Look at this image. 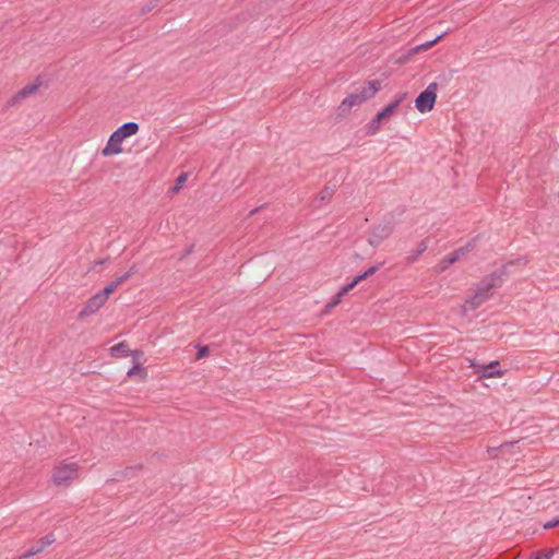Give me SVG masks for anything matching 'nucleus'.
Masks as SVG:
<instances>
[{"label": "nucleus", "mask_w": 559, "mask_h": 559, "mask_svg": "<svg viewBox=\"0 0 559 559\" xmlns=\"http://www.w3.org/2000/svg\"><path fill=\"white\" fill-rule=\"evenodd\" d=\"M140 130V124L134 121H129L118 127L109 136L106 146L102 150V155L107 157L117 155L122 152V142L136 134Z\"/></svg>", "instance_id": "f257e3e1"}, {"label": "nucleus", "mask_w": 559, "mask_h": 559, "mask_svg": "<svg viewBox=\"0 0 559 559\" xmlns=\"http://www.w3.org/2000/svg\"><path fill=\"white\" fill-rule=\"evenodd\" d=\"M514 261H510L508 264L501 265L499 269L493 271L491 274L485 276L477 285L476 293L490 297V292L493 288L500 287L503 282V277L508 274V265H513Z\"/></svg>", "instance_id": "f03ea898"}, {"label": "nucleus", "mask_w": 559, "mask_h": 559, "mask_svg": "<svg viewBox=\"0 0 559 559\" xmlns=\"http://www.w3.org/2000/svg\"><path fill=\"white\" fill-rule=\"evenodd\" d=\"M395 222L393 217L384 218L380 224L374 225L371 228L368 243L371 247H378L383 240L388 239L393 233Z\"/></svg>", "instance_id": "7ed1b4c3"}, {"label": "nucleus", "mask_w": 559, "mask_h": 559, "mask_svg": "<svg viewBox=\"0 0 559 559\" xmlns=\"http://www.w3.org/2000/svg\"><path fill=\"white\" fill-rule=\"evenodd\" d=\"M438 83H430L415 99V107L419 112L431 111L437 100Z\"/></svg>", "instance_id": "20e7f679"}, {"label": "nucleus", "mask_w": 559, "mask_h": 559, "mask_svg": "<svg viewBox=\"0 0 559 559\" xmlns=\"http://www.w3.org/2000/svg\"><path fill=\"white\" fill-rule=\"evenodd\" d=\"M78 463H61L52 473V480L57 485H68L78 475Z\"/></svg>", "instance_id": "39448f33"}, {"label": "nucleus", "mask_w": 559, "mask_h": 559, "mask_svg": "<svg viewBox=\"0 0 559 559\" xmlns=\"http://www.w3.org/2000/svg\"><path fill=\"white\" fill-rule=\"evenodd\" d=\"M40 85H41V80L39 78H37L35 82L27 84L22 90H20L16 94L11 96L4 105V109H9L11 107L16 106L24 98L34 94L39 88Z\"/></svg>", "instance_id": "423d86ee"}, {"label": "nucleus", "mask_w": 559, "mask_h": 559, "mask_svg": "<svg viewBox=\"0 0 559 559\" xmlns=\"http://www.w3.org/2000/svg\"><path fill=\"white\" fill-rule=\"evenodd\" d=\"M56 542V537L53 533H49L46 536L39 538L36 542V545L32 546L23 555L19 556L17 559H28L37 554H40L46 547Z\"/></svg>", "instance_id": "0eeeda50"}, {"label": "nucleus", "mask_w": 559, "mask_h": 559, "mask_svg": "<svg viewBox=\"0 0 559 559\" xmlns=\"http://www.w3.org/2000/svg\"><path fill=\"white\" fill-rule=\"evenodd\" d=\"M104 299L98 294L93 295L91 298L86 300L84 307L79 312V319H83L85 317L96 313L99 310V308L104 306Z\"/></svg>", "instance_id": "6e6552de"}, {"label": "nucleus", "mask_w": 559, "mask_h": 559, "mask_svg": "<svg viewBox=\"0 0 559 559\" xmlns=\"http://www.w3.org/2000/svg\"><path fill=\"white\" fill-rule=\"evenodd\" d=\"M381 90V82L379 80L368 81L367 84L356 92L365 102L371 99Z\"/></svg>", "instance_id": "1a4fd4ad"}, {"label": "nucleus", "mask_w": 559, "mask_h": 559, "mask_svg": "<svg viewBox=\"0 0 559 559\" xmlns=\"http://www.w3.org/2000/svg\"><path fill=\"white\" fill-rule=\"evenodd\" d=\"M407 97V93H400L395 96L394 100L384 106L380 111L377 112V116L383 121L393 115L395 109L401 105V103Z\"/></svg>", "instance_id": "9d476101"}, {"label": "nucleus", "mask_w": 559, "mask_h": 559, "mask_svg": "<svg viewBox=\"0 0 559 559\" xmlns=\"http://www.w3.org/2000/svg\"><path fill=\"white\" fill-rule=\"evenodd\" d=\"M480 368L481 372L479 374V378H495L504 374V370L500 368V362L498 360H493L488 365L481 366Z\"/></svg>", "instance_id": "9b49d317"}, {"label": "nucleus", "mask_w": 559, "mask_h": 559, "mask_svg": "<svg viewBox=\"0 0 559 559\" xmlns=\"http://www.w3.org/2000/svg\"><path fill=\"white\" fill-rule=\"evenodd\" d=\"M486 300L487 296L475 292V294L466 299L465 304L462 306V314H466L468 310L479 308Z\"/></svg>", "instance_id": "f8f14e48"}, {"label": "nucleus", "mask_w": 559, "mask_h": 559, "mask_svg": "<svg viewBox=\"0 0 559 559\" xmlns=\"http://www.w3.org/2000/svg\"><path fill=\"white\" fill-rule=\"evenodd\" d=\"M462 257H464L463 250L456 249V250L452 251L451 253H449L448 255L442 258V260L440 261V263L437 266L438 272L445 271L450 265L457 262Z\"/></svg>", "instance_id": "ddd939ff"}, {"label": "nucleus", "mask_w": 559, "mask_h": 559, "mask_svg": "<svg viewBox=\"0 0 559 559\" xmlns=\"http://www.w3.org/2000/svg\"><path fill=\"white\" fill-rule=\"evenodd\" d=\"M124 283V278H116L111 283H109L107 286H105L100 292L97 294L104 299L106 302L109 296L116 290V288Z\"/></svg>", "instance_id": "4468645a"}, {"label": "nucleus", "mask_w": 559, "mask_h": 559, "mask_svg": "<svg viewBox=\"0 0 559 559\" xmlns=\"http://www.w3.org/2000/svg\"><path fill=\"white\" fill-rule=\"evenodd\" d=\"M427 248H428L427 240H421L418 243L417 248L414 251H412V253L406 257V259H405L406 263L407 264L414 263L418 259V257L427 250Z\"/></svg>", "instance_id": "2eb2a0df"}, {"label": "nucleus", "mask_w": 559, "mask_h": 559, "mask_svg": "<svg viewBox=\"0 0 559 559\" xmlns=\"http://www.w3.org/2000/svg\"><path fill=\"white\" fill-rule=\"evenodd\" d=\"M335 191H336V186L335 185H333V186L326 185L319 192L316 202L324 203V202L329 201L334 195Z\"/></svg>", "instance_id": "dca6fc26"}, {"label": "nucleus", "mask_w": 559, "mask_h": 559, "mask_svg": "<svg viewBox=\"0 0 559 559\" xmlns=\"http://www.w3.org/2000/svg\"><path fill=\"white\" fill-rule=\"evenodd\" d=\"M112 356L120 355L121 357H128L131 354V349L127 342H120L110 348Z\"/></svg>", "instance_id": "f3484780"}, {"label": "nucleus", "mask_w": 559, "mask_h": 559, "mask_svg": "<svg viewBox=\"0 0 559 559\" xmlns=\"http://www.w3.org/2000/svg\"><path fill=\"white\" fill-rule=\"evenodd\" d=\"M139 469H140V466H128L122 471L116 472L114 480H120L123 478H132L135 476V474Z\"/></svg>", "instance_id": "a211bd4d"}, {"label": "nucleus", "mask_w": 559, "mask_h": 559, "mask_svg": "<svg viewBox=\"0 0 559 559\" xmlns=\"http://www.w3.org/2000/svg\"><path fill=\"white\" fill-rule=\"evenodd\" d=\"M127 376L130 378L139 376L141 379H144L147 376V371L140 362H136L128 370Z\"/></svg>", "instance_id": "6ab92c4d"}, {"label": "nucleus", "mask_w": 559, "mask_h": 559, "mask_svg": "<svg viewBox=\"0 0 559 559\" xmlns=\"http://www.w3.org/2000/svg\"><path fill=\"white\" fill-rule=\"evenodd\" d=\"M381 122H382V120L376 115L374 118L371 121H369L367 124V134H369V135L376 134L380 129Z\"/></svg>", "instance_id": "aec40b11"}, {"label": "nucleus", "mask_w": 559, "mask_h": 559, "mask_svg": "<svg viewBox=\"0 0 559 559\" xmlns=\"http://www.w3.org/2000/svg\"><path fill=\"white\" fill-rule=\"evenodd\" d=\"M188 179V174L187 173H181L175 180V185L170 188V191L173 193H177L181 190L182 186L185 185V182L187 181Z\"/></svg>", "instance_id": "412c9836"}, {"label": "nucleus", "mask_w": 559, "mask_h": 559, "mask_svg": "<svg viewBox=\"0 0 559 559\" xmlns=\"http://www.w3.org/2000/svg\"><path fill=\"white\" fill-rule=\"evenodd\" d=\"M353 107L348 104V102L344 98L340 106L337 107V116L338 117H345L349 114L350 109Z\"/></svg>", "instance_id": "4be33fe9"}, {"label": "nucleus", "mask_w": 559, "mask_h": 559, "mask_svg": "<svg viewBox=\"0 0 559 559\" xmlns=\"http://www.w3.org/2000/svg\"><path fill=\"white\" fill-rule=\"evenodd\" d=\"M160 1L162 0H150L147 4L141 8L140 14L144 15L151 12L152 10L156 9L159 5Z\"/></svg>", "instance_id": "5701e85b"}, {"label": "nucleus", "mask_w": 559, "mask_h": 559, "mask_svg": "<svg viewBox=\"0 0 559 559\" xmlns=\"http://www.w3.org/2000/svg\"><path fill=\"white\" fill-rule=\"evenodd\" d=\"M345 99L348 102V104L352 107L364 103V100L360 98V96L357 94V92L349 94L347 97H345Z\"/></svg>", "instance_id": "b1692460"}, {"label": "nucleus", "mask_w": 559, "mask_h": 559, "mask_svg": "<svg viewBox=\"0 0 559 559\" xmlns=\"http://www.w3.org/2000/svg\"><path fill=\"white\" fill-rule=\"evenodd\" d=\"M447 34V32H443L441 33L440 35L436 36L433 39L431 40H427L426 43L424 44H420V47L423 48V50H427V49H430L431 47H433L444 35Z\"/></svg>", "instance_id": "393cba45"}, {"label": "nucleus", "mask_w": 559, "mask_h": 559, "mask_svg": "<svg viewBox=\"0 0 559 559\" xmlns=\"http://www.w3.org/2000/svg\"><path fill=\"white\" fill-rule=\"evenodd\" d=\"M555 555V550L554 549H550V550H540L538 552H536L534 559H551Z\"/></svg>", "instance_id": "a878e982"}, {"label": "nucleus", "mask_w": 559, "mask_h": 559, "mask_svg": "<svg viewBox=\"0 0 559 559\" xmlns=\"http://www.w3.org/2000/svg\"><path fill=\"white\" fill-rule=\"evenodd\" d=\"M382 265H383V263H377V264L370 265L367 270H365L362 272L364 276H366L367 278L372 276L377 271L380 270V267Z\"/></svg>", "instance_id": "bb28decb"}, {"label": "nucleus", "mask_w": 559, "mask_h": 559, "mask_svg": "<svg viewBox=\"0 0 559 559\" xmlns=\"http://www.w3.org/2000/svg\"><path fill=\"white\" fill-rule=\"evenodd\" d=\"M197 348H198L197 356H195L197 360H200V359L206 357L210 353L209 346H206V345H204V346L198 345Z\"/></svg>", "instance_id": "cd10ccee"}, {"label": "nucleus", "mask_w": 559, "mask_h": 559, "mask_svg": "<svg viewBox=\"0 0 559 559\" xmlns=\"http://www.w3.org/2000/svg\"><path fill=\"white\" fill-rule=\"evenodd\" d=\"M357 284L354 283V280H352L349 283H347L346 285H344L340 290H338V295L343 298V296H345L347 293H349Z\"/></svg>", "instance_id": "c85d7f7f"}, {"label": "nucleus", "mask_w": 559, "mask_h": 559, "mask_svg": "<svg viewBox=\"0 0 559 559\" xmlns=\"http://www.w3.org/2000/svg\"><path fill=\"white\" fill-rule=\"evenodd\" d=\"M342 300V297L336 294L330 302L326 304L325 306V312H329L332 308H334L335 306H337Z\"/></svg>", "instance_id": "c756f323"}, {"label": "nucleus", "mask_w": 559, "mask_h": 559, "mask_svg": "<svg viewBox=\"0 0 559 559\" xmlns=\"http://www.w3.org/2000/svg\"><path fill=\"white\" fill-rule=\"evenodd\" d=\"M138 272V266L133 264L126 273L118 276V278H124V282L129 280L133 274Z\"/></svg>", "instance_id": "7c9ffc66"}, {"label": "nucleus", "mask_w": 559, "mask_h": 559, "mask_svg": "<svg viewBox=\"0 0 559 559\" xmlns=\"http://www.w3.org/2000/svg\"><path fill=\"white\" fill-rule=\"evenodd\" d=\"M559 526V515L543 524L545 530H551Z\"/></svg>", "instance_id": "2f4dec72"}, {"label": "nucleus", "mask_w": 559, "mask_h": 559, "mask_svg": "<svg viewBox=\"0 0 559 559\" xmlns=\"http://www.w3.org/2000/svg\"><path fill=\"white\" fill-rule=\"evenodd\" d=\"M420 51H423V48L420 47V45H417V46H415V47H412V48H409V49L406 51V53L404 55V59L411 58L412 56H414V55H416V53H418V52H420Z\"/></svg>", "instance_id": "473e14b6"}, {"label": "nucleus", "mask_w": 559, "mask_h": 559, "mask_svg": "<svg viewBox=\"0 0 559 559\" xmlns=\"http://www.w3.org/2000/svg\"><path fill=\"white\" fill-rule=\"evenodd\" d=\"M420 51H423V48L420 47V45H417V46H415V47H412V48H409V49L406 51V53L404 55V59L411 58L412 56H414V55H416V53H418V52H420Z\"/></svg>", "instance_id": "72a5a7b5"}, {"label": "nucleus", "mask_w": 559, "mask_h": 559, "mask_svg": "<svg viewBox=\"0 0 559 559\" xmlns=\"http://www.w3.org/2000/svg\"><path fill=\"white\" fill-rule=\"evenodd\" d=\"M475 247V241L471 240L465 246L459 248V250H463L464 255H466L469 251H472Z\"/></svg>", "instance_id": "f704fd0d"}, {"label": "nucleus", "mask_w": 559, "mask_h": 559, "mask_svg": "<svg viewBox=\"0 0 559 559\" xmlns=\"http://www.w3.org/2000/svg\"><path fill=\"white\" fill-rule=\"evenodd\" d=\"M144 353L141 349L131 350L130 356H132L134 364L139 362V359L143 357Z\"/></svg>", "instance_id": "c9c22d12"}, {"label": "nucleus", "mask_w": 559, "mask_h": 559, "mask_svg": "<svg viewBox=\"0 0 559 559\" xmlns=\"http://www.w3.org/2000/svg\"><path fill=\"white\" fill-rule=\"evenodd\" d=\"M193 249H194V246H193V245H191V246H189L188 248H186L185 252H183V253H182V255L180 257V260H181V259H185L187 255H189L190 253H192Z\"/></svg>", "instance_id": "e433bc0d"}, {"label": "nucleus", "mask_w": 559, "mask_h": 559, "mask_svg": "<svg viewBox=\"0 0 559 559\" xmlns=\"http://www.w3.org/2000/svg\"><path fill=\"white\" fill-rule=\"evenodd\" d=\"M353 280H354V283H356V284L358 285L360 282H362V281L367 280V277H366V276H364V274H362V273H360V274H358L357 276H355Z\"/></svg>", "instance_id": "4c0bfd02"}, {"label": "nucleus", "mask_w": 559, "mask_h": 559, "mask_svg": "<svg viewBox=\"0 0 559 559\" xmlns=\"http://www.w3.org/2000/svg\"><path fill=\"white\" fill-rule=\"evenodd\" d=\"M108 259H99V260H95L94 263L95 265H103L107 262Z\"/></svg>", "instance_id": "58836bf2"}, {"label": "nucleus", "mask_w": 559, "mask_h": 559, "mask_svg": "<svg viewBox=\"0 0 559 559\" xmlns=\"http://www.w3.org/2000/svg\"><path fill=\"white\" fill-rule=\"evenodd\" d=\"M260 211V207H255L253 210L250 211V215H254L255 213H258Z\"/></svg>", "instance_id": "ea45409f"}]
</instances>
